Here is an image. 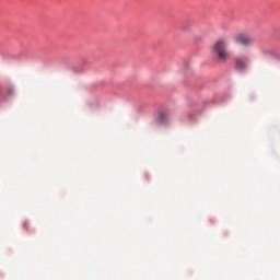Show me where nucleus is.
Wrapping results in <instances>:
<instances>
[{"instance_id":"nucleus-2","label":"nucleus","mask_w":280,"mask_h":280,"mask_svg":"<svg viewBox=\"0 0 280 280\" xmlns=\"http://www.w3.org/2000/svg\"><path fill=\"white\" fill-rule=\"evenodd\" d=\"M234 43L242 47H250L254 44V38L245 33H238L234 36Z\"/></svg>"},{"instance_id":"nucleus-5","label":"nucleus","mask_w":280,"mask_h":280,"mask_svg":"<svg viewBox=\"0 0 280 280\" xmlns=\"http://www.w3.org/2000/svg\"><path fill=\"white\" fill-rule=\"evenodd\" d=\"M23 228L27 229V228H28V223H27V222H24V223H23Z\"/></svg>"},{"instance_id":"nucleus-4","label":"nucleus","mask_w":280,"mask_h":280,"mask_svg":"<svg viewBox=\"0 0 280 280\" xmlns=\"http://www.w3.org/2000/svg\"><path fill=\"white\" fill-rule=\"evenodd\" d=\"M167 120H168V114L165 113V112L160 113L158 122H159L160 125H165V124L167 122Z\"/></svg>"},{"instance_id":"nucleus-3","label":"nucleus","mask_w":280,"mask_h":280,"mask_svg":"<svg viewBox=\"0 0 280 280\" xmlns=\"http://www.w3.org/2000/svg\"><path fill=\"white\" fill-rule=\"evenodd\" d=\"M234 62H235V69L237 71H246V69L248 68L249 59L246 56L236 57Z\"/></svg>"},{"instance_id":"nucleus-1","label":"nucleus","mask_w":280,"mask_h":280,"mask_svg":"<svg viewBox=\"0 0 280 280\" xmlns=\"http://www.w3.org/2000/svg\"><path fill=\"white\" fill-rule=\"evenodd\" d=\"M230 38L223 36L217 39L212 46V55L219 62H225L230 58L229 52Z\"/></svg>"}]
</instances>
